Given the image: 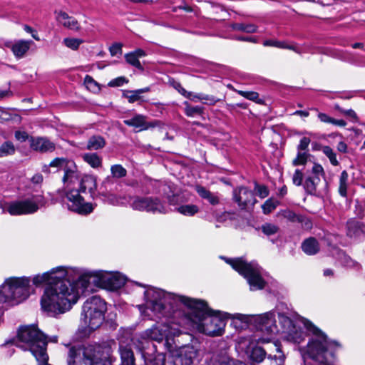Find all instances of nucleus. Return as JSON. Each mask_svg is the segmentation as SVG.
I'll list each match as a JSON object with an SVG mask.
<instances>
[{
  "mask_svg": "<svg viewBox=\"0 0 365 365\" xmlns=\"http://www.w3.org/2000/svg\"><path fill=\"white\" fill-rule=\"evenodd\" d=\"M42 181L43 176L41 174L39 173L35 174L31 178V182L34 184H40L42 182Z\"/></svg>",
  "mask_w": 365,
  "mask_h": 365,
  "instance_id": "0e129e2a",
  "label": "nucleus"
},
{
  "mask_svg": "<svg viewBox=\"0 0 365 365\" xmlns=\"http://www.w3.org/2000/svg\"><path fill=\"white\" fill-rule=\"evenodd\" d=\"M302 250L308 255L317 254L319 250V245L317 240L314 237L305 240L302 244Z\"/></svg>",
  "mask_w": 365,
  "mask_h": 365,
  "instance_id": "393cba45",
  "label": "nucleus"
},
{
  "mask_svg": "<svg viewBox=\"0 0 365 365\" xmlns=\"http://www.w3.org/2000/svg\"><path fill=\"white\" fill-rule=\"evenodd\" d=\"M32 43L31 41L18 40L14 43L6 42L5 46L12 51L16 58H21L28 52Z\"/></svg>",
  "mask_w": 365,
  "mask_h": 365,
  "instance_id": "6ab92c4d",
  "label": "nucleus"
},
{
  "mask_svg": "<svg viewBox=\"0 0 365 365\" xmlns=\"http://www.w3.org/2000/svg\"><path fill=\"white\" fill-rule=\"evenodd\" d=\"M110 53L112 56L122 53V44L115 43L110 47Z\"/></svg>",
  "mask_w": 365,
  "mask_h": 365,
  "instance_id": "864d4df0",
  "label": "nucleus"
},
{
  "mask_svg": "<svg viewBox=\"0 0 365 365\" xmlns=\"http://www.w3.org/2000/svg\"><path fill=\"white\" fill-rule=\"evenodd\" d=\"M197 352L192 346H185L180 352L178 359L181 365H192Z\"/></svg>",
  "mask_w": 365,
  "mask_h": 365,
  "instance_id": "412c9836",
  "label": "nucleus"
},
{
  "mask_svg": "<svg viewBox=\"0 0 365 365\" xmlns=\"http://www.w3.org/2000/svg\"><path fill=\"white\" fill-rule=\"evenodd\" d=\"M279 216H282L284 218L287 219L288 221L294 222L296 218V214L294 212L290 210H281L278 212Z\"/></svg>",
  "mask_w": 365,
  "mask_h": 365,
  "instance_id": "8fccbe9b",
  "label": "nucleus"
},
{
  "mask_svg": "<svg viewBox=\"0 0 365 365\" xmlns=\"http://www.w3.org/2000/svg\"><path fill=\"white\" fill-rule=\"evenodd\" d=\"M279 205V201L272 197L267 200L262 205L263 213L268 215L274 210Z\"/></svg>",
  "mask_w": 365,
  "mask_h": 365,
  "instance_id": "c9c22d12",
  "label": "nucleus"
},
{
  "mask_svg": "<svg viewBox=\"0 0 365 365\" xmlns=\"http://www.w3.org/2000/svg\"><path fill=\"white\" fill-rule=\"evenodd\" d=\"M237 361L227 358L215 361L213 365H236Z\"/></svg>",
  "mask_w": 365,
  "mask_h": 365,
  "instance_id": "6e6d98bb",
  "label": "nucleus"
},
{
  "mask_svg": "<svg viewBox=\"0 0 365 365\" xmlns=\"http://www.w3.org/2000/svg\"><path fill=\"white\" fill-rule=\"evenodd\" d=\"M265 355L266 352L264 349L260 346H255L251 351L250 358L252 361L260 363L264 360Z\"/></svg>",
  "mask_w": 365,
  "mask_h": 365,
  "instance_id": "4c0bfd02",
  "label": "nucleus"
},
{
  "mask_svg": "<svg viewBox=\"0 0 365 365\" xmlns=\"http://www.w3.org/2000/svg\"><path fill=\"white\" fill-rule=\"evenodd\" d=\"M336 148H337L338 151H339L341 153H345L347 151V145L344 141H340L337 144Z\"/></svg>",
  "mask_w": 365,
  "mask_h": 365,
  "instance_id": "69168bd1",
  "label": "nucleus"
},
{
  "mask_svg": "<svg viewBox=\"0 0 365 365\" xmlns=\"http://www.w3.org/2000/svg\"><path fill=\"white\" fill-rule=\"evenodd\" d=\"M149 87H145L141 89H137L134 91H125L123 92V96L126 98L129 103H133L140 99V94L150 91Z\"/></svg>",
  "mask_w": 365,
  "mask_h": 365,
  "instance_id": "c85d7f7f",
  "label": "nucleus"
},
{
  "mask_svg": "<svg viewBox=\"0 0 365 365\" xmlns=\"http://www.w3.org/2000/svg\"><path fill=\"white\" fill-rule=\"evenodd\" d=\"M123 123L128 126L134 128L137 131L146 130L162 125V122L158 120L148 121L147 117L142 114H135L130 118L124 120Z\"/></svg>",
  "mask_w": 365,
  "mask_h": 365,
  "instance_id": "f3484780",
  "label": "nucleus"
},
{
  "mask_svg": "<svg viewBox=\"0 0 365 365\" xmlns=\"http://www.w3.org/2000/svg\"><path fill=\"white\" fill-rule=\"evenodd\" d=\"M269 365H283L284 359L281 357H269Z\"/></svg>",
  "mask_w": 365,
  "mask_h": 365,
  "instance_id": "4d7b16f0",
  "label": "nucleus"
},
{
  "mask_svg": "<svg viewBox=\"0 0 365 365\" xmlns=\"http://www.w3.org/2000/svg\"><path fill=\"white\" fill-rule=\"evenodd\" d=\"M258 328L264 332L270 335L279 333V327L276 324L274 312H268L257 316L255 319Z\"/></svg>",
  "mask_w": 365,
  "mask_h": 365,
  "instance_id": "2eb2a0df",
  "label": "nucleus"
},
{
  "mask_svg": "<svg viewBox=\"0 0 365 365\" xmlns=\"http://www.w3.org/2000/svg\"><path fill=\"white\" fill-rule=\"evenodd\" d=\"M255 190L260 198H264L269 195V190L264 185H255Z\"/></svg>",
  "mask_w": 365,
  "mask_h": 365,
  "instance_id": "3c124183",
  "label": "nucleus"
},
{
  "mask_svg": "<svg viewBox=\"0 0 365 365\" xmlns=\"http://www.w3.org/2000/svg\"><path fill=\"white\" fill-rule=\"evenodd\" d=\"M119 350L121 357V365H135L133 353L130 348L120 346Z\"/></svg>",
  "mask_w": 365,
  "mask_h": 365,
  "instance_id": "bb28decb",
  "label": "nucleus"
},
{
  "mask_svg": "<svg viewBox=\"0 0 365 365\" xmlns=\"http://www.w3.org/2000/svg\"><path fill=\"white\" fill-rule=\"evenodd\" d=\"M111 175L114 178H121L127 175V170L121 165L116 164L110 167Z\"/></svg>",
  "mask_w": 365,
  "mask_h": 365,
  "instance_id": "79ce46f5",
  "label": "nucleus"
},
{
  "mask_svg": "<svg viewBox=\"0 0 365 365\" xmlns=\"http://www.w3.org/2000/svg\"><path fill=\"white\" fill-rule=\"evenodd\" d=\"M337 261L343 266L347 268L360 270L361 265L357 262L353 260L344 252L339 251L337 254Z\"/></svg>",
  "mask_w": 365,
  "mask_h": 365,
  "instance_id": "b1692460",
  "label": "nucleus"
},
{
  "mask_svg": "<svg viewBox=\"0 0 365 365\" xmlns=\"http://www.w3.org/2000/svg\"><path fill=\"white\" fill-rule=\"evenodd\" d=\"M318 118L323 123H331V124H333L336 126L344 127L346 125V123L345 120H344L342 119H339V120L334 119V118L329 116L326 113H319L318 114Z\"/></svg>",
  "mask_w": 365,
  "mask_h": 365,
  "instance_id": "72a5a7b5",
  "label": "nucleus"
},
{
  "mask_svg": "<svg viewBox=\"0 0 365 365\" xmlns=\"http://www.w3.org/2000/svg\"><path fill=\"white\" fill-rule=\"evenodd\" d=\"M298 165L304 166L298 170V185L302 184L308 193L314 195L320 182V176L324 175L323 167L315 163L314 157L306 151L298 153Z\"/></svg>",
  "mask_w": 365,
  "mask_h": 365,
  "instance_id": "423d86ee",
  "label": "nucleus"
},
{
  "mask_svg": "<svg viewBox=\"0 0 365 365\" xmlns=\"http://www.w3.org/2000/svg\"><path fill=\"white\" fill-rule=\"evenodd\" d=\"M63 182L68 210L81 215L92 212L93 205L86 202V197L88 195L92 196L96 188L94 178L89 175L81 177L78 171L73 168L66 171Z\"/></svg>",
  "mask_w": 365,
  "mask_h": 365,
  "instance_id": "7ed1b4c3",
  "label": "nucleus"
},
{
  "mask_svg": "<svg viewBox=\"0 0 365 365\" xmlns=\"http://www.w3.org/2000/svg\"><path fill=\"white\" fill-rule=\"evenodd\" d=\"M106 311V302L100 297L93 296L83 304L82 319L91 330H96L103 324Z\"/></svg>",
  "mask_w": 365,
  "mask_h": 365,
  "instance_id": "9d476101",
  "label": "nucleus"
},
{
  "mask_svg": "<svg viewBox=\"0 0 365 365\" xmlns=\"http://www.w3.org/2000/svg\"><path fill=\"white\" fill-rule=\"evenodd\" d=\"M51 167H57L60 168H63L64 170V175L66 174V171L68 169H76L77 170L74 163L71 161H68L65 158H55L53 160L49 165Z\"/></svg>",
  "mask_w": 365,
  "mask_h": 365,
  "instance_id": "c756f323",
  "label": "nucleus"
},
{
  "mask_svg": "<svg viewBox=\"0 0 365 365\" xmlns=\"http://www.w3.org/2000/svg\"><path fill=\"white\" fill-rule=\"evenodd\" d=\"M220 99L217 98L214 96L202 93L201 101L209 106H214L218 102Z\"/></svg>",
  "mask_w": 365,
  "mask_h": 365,
  "instance_id": "de8ad7c7",
  "label": "nucleus"
},
{
  "mask_svg": "<svg viewBox=\"0 0 365 365\" xmlns=\"http://www.w3.org/2000/svg\"><path fill=\"white\" fill-rule=\"evenodd\" d=\"M349 175L346 170L341 172L339 178V193L342 197L347 196Z\"/></svg>",
  "mask_w": 365,
  "mask_h": 365,
  "instance_id": "473e14b6",
  "label": "nucleus"
},
{
  "mask_svg": "<svg viewBox=\"0 0 365 365\" xmlns=\"http://www.w3.org/2000/svg\"><path fill=\"white\" fill-rule=\"evenodd\" d=\"M84 83L86 88L93 93H98L101 90L99 84L88 75L86 76L84 78Z\"/></svg>",
  "mask_w": 365,
  "mask_h": 365,
  "instance_id": "37998d69",
  "label": "nucleus"
},
{
  "mask_svg": "<svg viewBox=\"0 0 365 365\" xmlns=\"http://www.w3.org/2000/svg\"><path fill=\"white\" fill-rule=\"evenodd\" d=\"M111 345L108 342L86 344L70 348L68 356V365H103V359L110 356Z\"/></svg>",
  "mask_w": 365,
  "mask_h": 365,
  "instance_id": "39448f33",
  "label": "nucleus"
},
{
  "mask_svg": "<svg viewBox=\"0 0 365 365\" xmlns=\"http://www.w3.org/2000/svg\"><path fill=\"white\" fill-rule=\"evenodd\" d=\"M82 281L83 284L86 287L87 292H91L93 291V284L108 290H117L125 284L126 278L119 272L98 270L82 273Z\"/></svg>",
  "mask_w": 365,
  "mask_h": 365,
  "instance_id": "1a4fd4ad",
  "label": "nucleus"
},
{
  "mask_svg": "<svg viewBox=\"0 0 365 365\" xmlns=\"http://www.w3.org/2000/svg\"><path fill=\"white\" fill-rule=\"evenodd\" d=\"M15 138L21 142H24L29 138V135L26 132L16 131L15 133Z\"/></svg>",
  "mask_w": 365,
  "mask_h": 365,
  "instance_id": "13d9d810",
  "label": "nucleus"
},
{
  "mask_svg": "<svg viewBox=\"0 0 365 365\" xmlns=\"http://www.w3.org/2000/svg\"><path fill=\"white\" fill-rule=\"evenodd\" d=\"M138 285L146 287V286L143 285L141 284L138 283ZM154 289L156 291H163L162 289H156L152 287H147L146 290L144 292L145 299L147 302V307L150 309H151L153 312H155L156 314L158 315L159 317H163L168 319V322L167 323H162V324H154L151 328L148 329L143 331L140 334V336L143 339H150L152 341H155L158 342L163 341L165 339L168 338V336H175L176 334H178L180 333V330L178 329L173 328L171 327V324H177L179 326L178 324L176 323L177 318H174L173 316H165L153 309L152 307V300L151 297H149L146 295V292L148 290Z\"/></svg>",
  "mask_w": 365,
  "mask_h": 365,
  "instance_id": "0eeeda50",
  "label": "nucleus"
},
{
  "mask_svg": "<svg viewBox=\"0 0 365 365\" xmlns=\"http://www.w3.org/2000/svg\"><path fill=\"white\" fill-rule=\"evenodd\" d=\"M144 365H165L163 357H155L153 359L145 360Z\"/></svg>",
  "mask_w": 365,
  "mask_h": 365,
  "instance_id": "5fc2aeb1",
  "label": "nucleus"
},
{
  "mask_svg": "<svg viewBox=\"0 0 365 365\" xmlns=\"http://www.w3.org/2000/svg\"><path fill=\"white\" fill-rule=\"evenodd\" d=\"M128 80L125 77H118L115 79H113L108 83V86L110 87H118L121 86L125 83H127Z\"/></svg>",
  "mask_w": 365,
  "mask_h": 365,
  "instance_id": "603ef678",
  "label": "nucleus"
},
{
  "mask_svg": "<svg viewBox=\"0 0 365 365\" xmlns=\"http://www.w3.org/2000/svg\"><path fill=\"white\" fill-rule=\"evenodd\" d=\"M298 224H300L302 228L305 230H309L312 227V221L309 218L301 215H298Z\"/></svg>",
  "mask_w": 365,
  "mask_h": 365,
  "instance_id": "09e8293b",
  "label": "nucleus"
},
{
  "mask_svg": "<svg viewBox=\"0 0 365 365\" xmlns=\"http://www.w3.org/2000/svg\"><path fill=\"white\" fill-rule=\"evenodd\" d=\"M230 27L234 31H242L247 34L255 33L257 30V26L253 24L234 23L231 24Z\"/></svg>",
  "mask_w": 365,
  "mask_h": 365,
  "instance_id": "2f4dec72",
  "label": "nucleus"
},
{
  "mask_svg": "<svg viewBox=\"0 0 365 365\" xmlns=\"http://www.w3.org/2000/svg\"><path fill=\"white\" fill-rule=\"evenodd\" d=\"M175 88L184 97L187 98L189 95V91H187L180 83H176L174 86Z\"/></svg>",
  "mask_w": 365,
  "mask_h": 365,
  "instance_id": "052dcab7",
  "label": "nucleus"
},
{
  "mask_svg": "<svg viewBox=\"0 0 365 365\" xmlns=\"http://www.w3.org/2000/svg\"><path fill=\"white\" fill-rule=\"evenodd\" d=\"M129 203L135 210L160 214L167 212L165 206L157 197H134L130 198Z\"/></svg>",
  "mask_w": 365,
  "mask_h": 365,
  "instance_id": "ddd939ff",
  "label": "nucleus"
},
{
  "mask_svg": "<svg viewBox=\"0 0 365 365\" xmlns=\"http://www.w3.org/2000/svg\"><path fill=\"white\" fill-rule=\"evenodd\" d=\"M81 274L78 269L57 267L35 275L32 279L34 284H47L41 299L43 310L51 316L69 311L80 296L87 292L86 285L81 282Z\"/></svg>",
  "mask_w": 365,
  "mask_h": 365,
  "instance_id": "f03ea898",
  "label": "nucleus"
},
{
  "mask_svg": "<svg viewBox=\"0 0 365 365\" xmlns=\"http://www.w3.org/2000/svg\"><path fill=\"white\" fill-rule=\"evenodd\" d=\"M195 191L201 198L207 200L212 205H217L220 203L219 197L215 193H213L206 189L205 187L196 185Z\"/></svg>",
  "mask_w": 365,
  "mask_h": 365,
  "instance_id": "5701e85b",
  "label": "nucleus"
},
{
  "mask_svg": "<svg viewBox=\"0 0 365 365\" xmlns=\"http://www.w3.org/2000/svg\"><path fill=\"white\" fill-rule=\"evenodd\" d=\"M236 40L242 41H250V42H256L254 38L252 37H244V36H236L235 38Z\"/></svg>",
  "mask_w": 365,
  "mask_h": 365,
  "instance_id": "774afa93",
  "label": "nucleus"
},
{
  "mask_svg": "<svg viewBox=\"0 0 365 365\" xmlns=\"http://www.w3.org/2000/svg\"><path fill=\"white\" fill-rule=\"evenodd\" d=\"M46 202L43 195H35L21 200H15L8 203L6 210L11 215H30L44 207Z\"/></svg>",
  "mask_w": 365,
  "mask_h": 365,
  "instance_id": "f8f14e48",
  "label": "nucleus"
},
{
  "mask_svg": "<svg viewBox=\"0 0 365 365\" xmlns=\"http://www.w3.org/2000/svg\"><path fill=\"white\" fill-rule=\"evenodd\" d=\"M279 333L283 334L284 339L295 343L297 341V329L294 322L284 313L278 314Z\"/></svg>",
  "mask_w": 365,
  "mask_h": 365,
  "instance_id": "4468645a",
  "label": "nucleus"
},
{
  "mask_svg": "<svg viewBox=\"0 0 365 365\" xmlns=\"http://www.w3.org/2000/svg\"><path fill=\"white\" fill-rule=\"evenodd\" d=\"M227 262L247 279L251 290H259L264 287L265 282L262 278L257 264L247 263L242 258L230 259Z\"/></svg>",
  "mask_w": 365,
  "mask_h": 365,
  "instance_id": "9b49d317",
  "label": "nucleus"
},
{
  "mask_svg": "<svg viewBox=\"0 0 365 365\" xmlns=\"http://www.w3.org/2000/svg\"><path fill=\"white\" fill-rule=\"evenodd\" d=\"M47 336L36 326H24L19 328L17 339L6 341L3 346L16 344L24 350L29 349L35 356L38 365H47L48 356L46 353Z\"/></svg>",
  "mask_w": 365,
  "mask_h": 365,
  "instance_id": "20e7f679",
  "label": "nucleus"
},
{
  "mask_svg": "<svg viewBox=\"0 0 365 365\" xmlns=\"http://www.w3.org/2000/svg\"><path fill=\"white\" fill-rule=\"evenodd\" d=\"M57 20L65 27L78 31L81 26L78 21L73 16H69L66 12L61 11L57 16Z\"/></svg>",
  "mask_w": 365,
  "mask_h": 365,
  "instance_id": "4be33fe9",
  "label": "nucleus"
},
{
  "mask_svg": "<svg viewBox=\"0 0 365 365\" xmlns=\"http://www.w3.org/2000/svg\"><path fill=\"white\" fill-rule=\"evenodd\" d=\"M233 198L242 210L252 207L257 202L254 192L245 187L235 189Z\"/></svg>",
  "mask_w": 365,
  "mask_h": 365,
  "instance_id": "dca6fc26",
  "label": "nucleus"
},
{
  "mask_svg": "<svg viewBox=\"0 0 365 365\" xmlns=\"http://www.w3.org/2000/svg\"><path fill=\"white\" fill-rule=\"evenodd\" d=\"M237 93L244 98L257 102L262 103V101L259 98V93L255 91H237Z\"/></svg>",
  "mask_w": 365,
  "mask_h": 365,
  "instance_id": "a18cd8bd",
  "label": "nucleus"
},
{
  "mask_svg": "<svg viewBox=\"0 0 365 365\" xmlns=\"http://www.w3.org/2000/svg\"><path fill=\"white\" fill-rule=\"evenodd\" d=\"M263 45L264 46H273L280 48H287L295 51V46L292 44H289L286 41H280L276 40H266L264 41Z\"/></svg>",
  "mask_w": 365,
  "mask_h": 365,
  "instance_id": "f704fd0d",
  "label": "nucleus"
},
{
  "mask_svg": "<svg viewBox=\"0 0 365 365\" xmlns=\"http://www.w3.org/2000/svg\"><path fill=\"white\" fill-rule=\"evenodd\" d=\"M125 59L128 63L130 65L137 68L140 71H143L144 68L141 65L139 59L137 58V56L134 54L133 52H130L128 53H126L125 55Z\"/></svg>",
  "mask_w": 365,
  "mask_h": 365,
  "instance_id": "a19ab883",
  "label": "nucleus"
},
{
  "mask_svg": "<svg viewBox=\"0 0 365 365\" xmlns=\"http://www.w3.org/2000/svg\"><path fill=\"white\" fill-rule=\"evenodd\" d=\"M14 153L15 147L10 141H6L0 146V158L13 155Z\"/></svg>",
  "mask_w": 365,
  "mask_h": 365,
  "instance_id": "ea45409f",
  "label": "nucleus"
},
{
  "mask_svg": "<svg viewBox=\"0 0 365 365\" xmlns=\"http://www.w3.org/2000/svg\"><path fill=\"white\" fill-rule=\"evenodd\" d=\"M134 54L137 56V58L139 59V58L144 57L146 56V53L143 49L138 48L135 51H133Z\"/></svg>",
  "mask_w": 365,
  "mask_h": 365,
  "instance_id": "338daca9",
  "label": "nucleus"
},
{
  "mask_svg": "<svg viewBox=\"0 0 365 365\" xmlns=\"http://www.w3.org/2000/svg\"><path fill=\"white\" fill-rule=\"evenodd\" d=\"M82 158L93 168H99L102 165V158L97 153H84L82 155Z\"/></svg>",
  "mask_w": 365,
  "mask_h": 365,
  "instance_id": "cd10ccee",
  "label": "nucleus"
},
{
  "mask_svg": "<svg viewBox=\"0 0 365 365\" xmlns=\"http://www.w3.org/2000/svg\"><path fill=\"white\" fill-rule=\"evenodd\" d=\"M146 295L151 297L154 310L177 318L179 327L192 324L198 331L212 336L224 331L225 320L221 313L210 309L204 300L154 289L148 290Z\"/></svg>",
  "mask_w": 365,
  "mask_h": 365,
  "instance_id": "f257e3e1",
  "label": "nucleus"
},
{
  "mask_svg": "<svg viewBox=\"0 0 365 365\" xmlns=\"http://www.w3.org/2000/svg\"><path fill=\"white\" fill-rule=\"evenodd\" d=\"M202 93H194L192 92H189V95H187V98L192 101H201Z\"/></svg>",
  "mask_w": 365,
  "mask_h": 365,
  "instance_id": "680f3d73",
  "label": "nucleus"
},
{
  "mask_svg": "<svg viewBox=\"0 0 365 365\" xmlns=\"http://www.w3.org/2000/svg\"><path fill=\"white\" fill-rule=\"evenodd\" d=\"M29 142L30 148L38 153L53 152L56 149L55 143L46 137H31Z\"/></svg>",
  "mask_w": 365,
  "mask_h": 365,
  "instance_id": "a211bd4d",
  "label": "nucleus"
},
{
  "mask_svg": "<svg viewBox=\"0 0 365 365\" xmlns=\"http://www.w3.org/2000/svg\"><path fill=\"white\" fill-rule=\"evenodd\" d=\"M261 229L263 233H264L267 235H274L279 230V227L277 225L272 223H265L264 225H262Z\"/></svg>",
  "mask_w": 365,
  "mask_h": 365,
  "instance_id": "49530a36",
  "label": "nucleus"
},
{
  "mask_svg": "<svg viewBox=\"0 0 365 365\" xmlns=\"http://www.w3.org/2000/svg\"><path fill=\"white\" fill-rule=\"evenodd\" d=\"M12 95H13V93L9 89H8V90H1L0 89V101L4 98H9V97L12 96Z\"/></svg>",
  "mask_w": 365,
  "mask_h": 365,
  "instance_id": "e2e57ef3",
  "label": "nucleus"
},
{
  "mask_svg": "<svg viewBox=\"0 0 365 365\" xmlns=\"http://www.w3.org/2000/svg\"><path fill=\"white\" fill-rule=\"evenodd\" d=\"M106 140L101 135H93L89 138L86 148L89 150H97L106 146Z\"/></svg>",
  "mask_w": 365,
  "mask_h": 365,
  "instance_id": "a878e982",
  "label": "nucleus"
},
{
  "mask_svg": "<svg viewBox=\"0 0 365 365\" xmlns=\"http://www.w3.org/2000/svg\"><path fill=\"white\" fill-rule=\"evenodd\" d=\"M346 235L350 238H359L365 234V225L355 219H350L346 225Z\"/></svg>",
  "mask_w": 365,
  "mask_h": 365,
  "instance_id": "aec40b11",
  "label": "nucleus"
},
{
  "mask_svg": "<svg viewBox=\"0 0 365 365\" xmlns=\"http://www.w3.org/2000/svg\"><path fill=\"white\" fill-rule=\"evenodd\" d=\"M309 143H310V139L309 138L304 137L303 138H302L300 140V143H299V147L301 150H305L307 148Z\"/></svg>",
  "mask_w": 365,
  "mask_h": 365,
  "instance_id": "bf43d9fd",
  "label": "nucleus"
},
{
  "mask_svg": "<svg viewBox=\"0 0 365 365\" xmlns=\"http://www.w3.org/2000/svg\"><path fill=\"white\" fill-rule=\"evenodd\" d=\"M30 279L11 277L0 287V304H17L26 299L31 292Z\"/></svg>",
  "mask_w": 365,
  "mask_h": 365,
  "instance_id": "6e6552de",
  "label": "nucleus"
},
{
  "mask_svg": "<svg viewBox=\"0 0 365 365\" xmlns=\"http://www.w3.org/2000/svg\"><path fill=\"white\" fill-rule=\"evenodd\" d=\"M322 151L329 158L332 165L337 166L339 164L336 158V154L331 147L327 145L323 146Z\"/></svg>",
  "mask_w": 365,
  "mask_h": 365,
  "instance_id": "58836bf2",
  "label": "nucleus"
},
{
  "mask_svg": "<svg viewBox=\"0 0 365 365\" xmlns=\"http://www.w3.org/2000/svg\"><path fill=\"white\" fill-rule=\"evenodd\" d=\"M175 210L185 216H193L199 212V207L196 205H181L175 208Z\"/></svg>",
  "mask_w": 365,
  "mask_h": 365,
  "instance_id": "7c9ffc66",
  "label": "nucleus"
},
{
  "mask_svg": "<svg viewBox=\"0 0 365 365\" xmlns=\"http://www.w3.org/2000/svg\"><path fill=\"white\" fill-rule=\"evenodd\" d=\"M185 113L188 117H194L195 115H200L203 113L204 108L201 106H192L187 102L184 103Z\"/></svg>",
  "mask_w": 365,
  "mask_h": 365,
  "instance_id": "e433bc0d",
  "label": "nucleus"
},
{
  "mask_svg": "<svg viewBox=\"0 0 365 365\" xmlns=\"http://www.w3.org/2000/svg\"><path fill=\"white\" fill-rule=\"evenodd\" d=\"M83 43V41L81 38H65L63 39V43L64 45L72 49V50H77L80 45Z\"/></svg>",
  "mask_w": 365,
  "mask_h": 365,
  "instance_id": "c03bdc74",
  "label": "nucleus"
}]
</instances>
